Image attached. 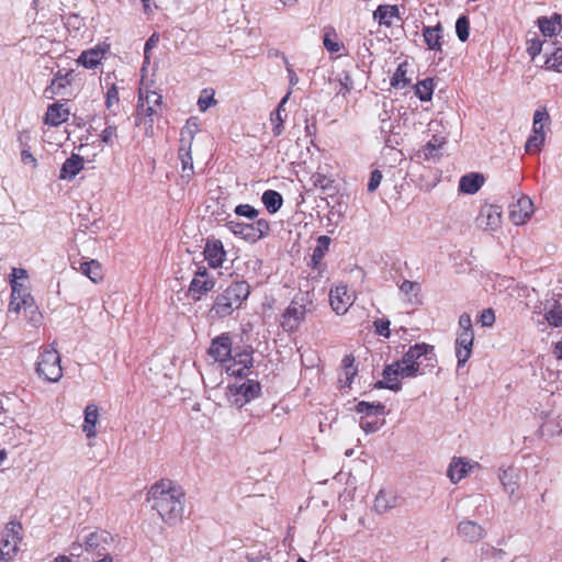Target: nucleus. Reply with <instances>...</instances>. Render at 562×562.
<instances>
[{"instance_id": "obj_51", "label": "nucleus", "mask_w": 562, "mask_h": 562, "mask_svg": "<svg viewBox=\"0 0 562 562\" xmlns=\"http://www.w3.org/2000/svg\"><path fill=\"white\" fill-rule=\"evenodd\" d=\"M405 76H406L405 65L401 64L397 67V69L395 70V72L391 79V85L396 88L404 87L407 83Z\"/></svg>"}, {"instance_id": "obj_58", "label": "nucleus", "mask_w": 562, "mask_h": 562, "mask_svg": "<svg viewBox=\"0 0 562 562\" xmlns=\"http://www.w3.org/2000/svg\"><path fill=\"white\" fill-rule=\"evenodd\" d=\"M71 71L66 72L65 75H61L60 71H58L55 75V78L52 81V87L57 86L58 88H64L71 81Z\"/></svg>"}, {"instance_id": "obj_49", "label": "nucleus", "mask_w": 562, "mask_h": 562, "mask_svg": "<svg viewBox=\"0 0 562 562\" xmlns=\"http://www.w3.org/2000/svg\"><path fill=\"white\" fill-rule=\"evenodd\" d=\"M470 23L467 16H460L456 22V32L461 42L469 38Z\"/></svg>"}, {"instance_id": "obj_40", "label": "nucleus", "mask_w": 562, "mask_h": 562, "mask_svg": "<svg viewBox=\"0 0 562 562\" xmlns=\"http://www.w3.org/2000/svg\"><path fill=\"white\" fill-rule=\"evenodd\" d=\"M342 362L344 370L339 375V384L342 389H345L350 387L352 379L357 373V369L353 367V359L349 356L345 357Z\"/></svg>"}, {"instance_id": "obj_62", "label": "nucleus", "mask_w": 562, "mask_h": 562, "mask_svg": "<svg viewBox=\"0 0 562 562\" xmlns=\"http://www.w3.org/2000/svg\"><path fill=\"white\" fill-rule=\"evenodd\" d=\"M324 46L330 53H337L339 50V44L330 34L326 33L324 36Z\"/></svg>"}, {"instance_id": "obj_26", "label": "nucleus", "mask_w": 562, "mask_h": 562, "mask_svg": "<svg viewBox=\"0 0 562 562\" xmlns=\"http://www.w3.org/2000/svg\"><path fill=\"white\" fill-rule=\"evenodd\" d=\"M99 420V409L93 403H90L85 408V420L82 431L87 438H93L97 435V424Z\"/></svg>"}, {"instance_id": "obj_38", "label": "nucleus", "mask_w": 562, "mask_h": 562, "mask_svg": "<svg viewBox=\"0 0 562 562\" xmlns=\"http://www.w3.org/2000/svg\"><path fill=\"white\" fill-rule=\"evenodd\" d=\"M290 93L291 92H288L280 101L277 110L274 112L271 113V123L273 124V127H272V132H273V135L274 136H279L282 134L283 132V122H284V116L282 115V113L285 111L284 110V105L285 103L288 102L289 100V97H290Z\"/></svg>"}, {"instance_id": "obj_18", "label": "nucleus", "mask_w": 562, "mask_h": 562, "mask_svg": "<svg viewBox=\"0 0 562 562\" xmlns=\"http://www.w3.org/2000/svg\"><path fill=\"white\" fill-rule=\"evenodd\" d=\"M209 355L217 362L225 363L232 357V340L228 334L214 338Z\"/></svg>"}, {"instance_id": "obj_23", "label": "nucleus", "mask_w": 562, "mask_h": 562, "mask_svg": "<svg viewBox=\"0 0 562 562\" xmlns=\"http://www.w3.org/2000/svg\"><path fill=\"white\" fill-rule=\"evenodd\" d=\"M457 533L468 542H476L485 537L484 528L477 522L468 519L459 522Z\"/></svg>"}, {"instance_id": "obj_33", "label": "nucleus", "mask_w": 562, "mask_h": 562, "mask_svg": "<svg viewBox=\"0 0 562 562\" xmlns=\"http://www.w3.org/2000/svg\"><path fill=\"white\" fill-rule=\"evenodd\" d=\"M109 540H111V536L105 530H95L93 532H90L85 538V549L87 551H93L98 549H105V546L109 543Z\"/></svg>"}, {"instance_id": "obj_22", "label": "nucleus", "mask_w": 562, "mask_h": 562, "mask_svg": "<svg viewBox=\"0 0 562 562\" xmlns=\"http://www.w3.org/2000/svg\"><path fill=\"white\" fill-rule=\"evenodd\" d=\"M440 126L439 121H430L428 124L429 132H436L431 138L427 142L424 147L425 159H430L438 156V150L446 143V136L441 133H438V128Z\"/></svg>"}, {"instance_id": "obj_52", "label": "nucleus", "mask_w": 562, "mask_h": 562, "mask_svg": "<svg viewBox=\"0 0 562 562\" xmlns=\"http://www.w3.org/2000/svg\"><path fill=\"white\" fill-rule=\"evenodd\" d=\"M235 214L252 220L258 215V211L249 204H239L235 207Z\"/></svg>"}, {"instance_id": "obj_63", "label": "nucleus", "mask_w": 562, "mask_h": 562, "mask_svg": "<svg viewBox=\"0 0 562 562\" xmlns=\"http://www.w3.org/2000/svg\"><path fill=\"white\" fill-rule=\"evenodd\" d=\"M283 60L285 64V69H286L288 76H289V82L291 86H295L299 82V77L294 72L292 65L288 61V59L285 57H283Z\"/></svg>"}, {"instance_id": "obj_21", "label": "nucleus", "mask_w": 562, "mask_h": 562, "mask_svg": "<svg viewBox=\"0 0 562 562\" xmlns=\"http://www.w3.org/2000/svg\"><path fill=\"white\" fill-rule=\"evenodd\" d=\"M203 254L205 260L212 268L221 267L226 258L223 244L218 239L207 240Z\"/></svg>"}, {"instance_id": "obj_1", "label": "nucleus", "mask_w": 562, "mask_h": 562, "mask_svg": "<svg viewBox=\"0 0 562 562\" xmlns=\"http://www.w3.org/2000/svg\"><path fill=\"white\" fill-rule=\"evenodd\" d=\"M434 347L423 344L411 346L403 358L384 369L383 376L385 387L392 391H400L401 383L397 378H415L423 374L420 371L424 361L434 360Z\"/></svg>"}, {"instance_id": "obj_12", "label": "nucleus", "mask_w": 562, "mask_h": 562, "mask_svg": "<svg viewBox=\"0 0 562 562\" xmlns=\"http://www.w3.org/2000/svg\"><path fill=\"white\" fill-rule=\"evenodd\" d=\"M355 299V293L349 291L345 284H337L329 292L330 306L338 315L346 314L353 304Z\"/></svg>"}, {"instance_id": "obj_57", "label": "nucleus", "mask_w": 562, "mask_h": 562, "mask_svg": "<svg viewBox=\"0 0 562 562\" xmlns=\"http://www.w3.org/2000/svg\"><path fill=\"white\" fill-rule=\"evenodd\" d=\"M374 328L378 335L387 338L390 336V321L379 318L374 321Z\"/></svg>"}, {"instance_id": "obj_54", "label": "nucleus", "mask_w": 562, "mask_h": 562, "mask_svg": "<svg viewBox=\"0 0 562 562\" xmlns=\"http://www.w3.org/2000/svg\"><path fill=\"white\" fill-rule=\"evenodd\" d=\"M144 102L146 105H151L156 108H160L162 102V97L156 91H144Z\"/></svg>"}, {"instance_id": "obj_59", "label": "nucleus", "mask_w": 562, "mask_h": 562, "mask_svg": "<svg viewBox=\"0 0 562 562\" xmlns=\"http://www.w3.org/2000/svg\"><path fill=\"white\" fill-rule=\"evenodd\" d=\"M158 43V36L156 34H153L145 43V60L144 66L142 68V71L145 70L146 65L149 64V50L153 49Z\"/></svg>"}, {"instance_id": "obj_53", "label": "nucleus", "mask_w": 562, "mask_h": 562, "mask_svg": "<svg viewBox=\"0 0 562 562\" xmlns=\"http://www.w3.org/2000/svg\"><path fill=\"white\" fill-rule=\"evenodd\" d=\"M460 333H474L470 314L463 313L459 317L458 330Z\"/></svg>"}, {"instance_id": "obj_20", "label": "nucleus", "mask_w": 562, "mask_h": 562, "mask_svg": "<svg viewBox=\"0 0 562 562\" xmlns=\"http://www.w3.org/2000/svg\"><path fill=\"white\" fill-rule=\"evenodd\" d=\"M398 501L400 497L394 491L382 488L375 496L373 508L378 514L382 515L396 508Z\"/></svg>"}, {"instance_id": "obj_45", "label": "nucleus", "mask_w": 562, "mask_h": 562, "mask_svg": "<svg viewBox=\"0 0 562 562\" xmlns=\"http://www.w3.org/2000/svg\"><path fill=\"white\" fill-rule=\"evenodd\" d=\"M215 91L211 88L203 89L198 99V108L200 112H205L209 108L216 104L214 98Z\"/></svg>"}, {"instance_id": "obj_46", "label": "nucleus", "mask_w": 562, "mask_h": 562, "mask_svg": "<svg viewBox=\"0 0 562 562\" xmlns=\"http://www.w3.org/2000/svg\"><path fill=\"white\" fill-rule=\"evenodd\" d=\"M562 47L555 48L544 61V68L547 70H553L561 72L562 69Z\"/></svg>"}, {"instance_id": "obj_13", "label": "nucleus", "mask_w": 562, "mask_h": 562, "mask_svg": "<svg viewBox=\"0 0 562 562\" xmlns=\"http://www.w3.org/2000/svg\"><path fill=\"white\" fill-rule=\"evenodd\" d=\"M252 352L244 350L236 352L225 362V371L231 376L243 378L247 375L250 368L252 367Z\"/></svg>"}, {"instance_id": "obj_56", "label": "nucleus", "mask_w": 562, "mask_h": 562, "mask_svg": "<svg viewBox=\"0 0 562 562\" xmlns=\"http://www.w3.org/2000/svg\"><path fill=\"white\" fill-rule=\"evenodd\" d=\"M100 137L103 143L112 145L116 137V126L106 125V127L101 132Z\"/></svg>"}, {"instance_id": "obj_55", "label": "nucleus", "mask_w": 562, "mask_h": 562, "mask_svg": "<svg viewBox=\"0 0 562 562\" xmlns=\"http://www.w3.org/2000/svg\"><path fill=\"white\" fill-rule=\"evenodd\" d=\"M479 323L482 327H492L495 323V313L492 308L484 310L480 317Z\"/></svg>"}, {"instance_id": "obj_7", "label": "nucleus", "mask_w": 562, "mask_h": 562, "mask_svg": "<svg viewBox=\"0 0 562 562\" xmlns=\"http://www.w3.org/2000/svg\"><path fill=\"white\" fill-rule=\"evenodd\" d=\"M22 310H30L31 313L34 315L32 316V319L34 322L41 318V315L36 311V307L34 305V299L31 295L27 285L24 282L13 281L11 284V300L9 303V312L20 313Z\"/></svg>"}, {"instance_id": "obj_32", "label": "nucleus", "mask_w": 562, "mask_h": 562, "mask_svg": "<svg viewBox=\"0 0 562 562\" xmlns=\"http://www.w3.org/2000/svg\"><path fill=\"white\" fill-rule=\"evenodd\" d=\"M395 18H398V8L396 5L381 4L373 12V19L379 25L390 27Z\"/></svg>"}, {"instance_id": "obj_42", "label": "nucleus", "mask_w": 562, "mask_h": 562, "mask_svg": "<svg viewBox=\"0 0 562 562\" xmlns=\"http://www.w3.org/2000/svg\"><path fill=\"white\" fill-rule=\"evenodd\" d=\"M546 134L531 133L525 144V151L530 155L539 154L546 143Z\"/></svg>"}, {"instance_id": "obj_43", "label": "nucleus", "mask_w": 562, "mask_h": 562, "mask_svg": "<svg viewBox=\"0 0 562 562\" xmlns=\"http://www.w3.org/2000/svg\"><path fill=\"white\" fill-rule=\"evenodd\" d=\"M330 244V238L328 236H319L317 238V243L312 254V265L313 267H317V265L322 261L325 254L328 251Z\"/></svg>"}, {"instance_id": "obj_60", "label": "nucleus", "mask_w": 562, "mask_h": 562, "mask_svg": "<svg viewBox=\"0 0 562 562\" xmlns=\"http://www.w3.org/2000/svg\"><path fill=\"white\" fill-rule=\"evenodd\" d=\"M382 178H383V176L380 170H373L371 172V176L369 179L368 191L374 192L379 188V186L382 181Z\"/></svg>"}, {"instance_id": "obj_64", "label": "nucleus", "mask_w": 562, "mask_h": 562, "mask_svg": "<svg viewBox=\"0 0 562 562\" xmlns=\"http://www.w3.org/2000/svg\"><path fill=\"white\" fill-rule=\"evenodd\" d=\"M21 159L24 165H30L32 167L36 166V158L30 153L27 149H23L21 153Z\"/></svg>"}, {"instance_id": "obj_2", "label": "nucleus", "mask_w": 562, "mask_h": 562, "mask_svg": "<svg viewBox=\"0 0 562 562\" xmlns=\"http://www.w3.org/2000/svg\"><path fill=\"white\" fill-rule=\"evenodd\" d=\"M147 499L166 524L175 526L182 520L183 493L171 481L162 480L154 484Z\"/></svg>"}, {"instance_id": "obj_24", "label": "nucleus", "mask_w": 562, "mask_h": 562, "mask_svg": "<svg viewBox=\"0 0 562 562\" xmlns=\"http://www.w3.org/2000/svg\"><path fill=\"white\" fill-rule=\"evenodd\" d=\"M83 169V158L77 154H72L63 164L59 172L61 180H72Z\"/></svg>"}, {"instance_id": "obj_50", "label": "nucleus", "mask_w": 562, "mask_h": 562, "mask_svg": "<svg viewBox=\"0 0 562 562\" xmlns=\"http://www.w3.org/2000/svg\"><path fill=\"white\" fill-rule=\"evenodd\" d=\"M227 228L235 235L247 236L250 226L248 224L232 220L226 223Z\"/></svg>"}, {"instance_id": "obj_6", "label": "nucleus", "mask_w": 562, "mask_h": 562, "mask_svg": "<svg viewBox=\"0 0 562 562\" xmlns=\"http://www.w3.org/2000/svg\"><path fill=\"white\" fill-rule=\"evenodd\" d=\"M199 126L196 119H189L187 124L181 130V138L179 146V159L181 161L182 169V179H187L188 181L193 176V159L191 155V146L194 138L195 133L198 132Z\"/></svg>"}, {"instance_id": "obj_10", "label": "nucleus", "mask_w": 562, "mask_h": 562, "mask_svg": "<svg viewBox=\"0 0 562 562\" xmlns=\"http://www.w3.org/2000/svg\"><path fill=\"white\" fill-rule=\"evenodd\" d=\"M307 299L304 295L295 296L282 314L281 325L286 331L295 330L306 314Z\"/></svg>"}, {"instance_id": "obj_39", "label": "nucleus", "mask_w": 562, "mask_h": 562, "mask_svg": "<svg viewBox=\"0 0 562 562\" xmlns=\"http://www.w3.org/2000/svg\"><path fill=\"white\" fill-rule=\"evenodd\" d=\"M261 201L266 206L267 211L271 214L277 213L283 204L282 195L274 190L265 191L261 196Z\"/></svg>"}, {"instance_id": "obj_37", "label": "nucleus", "mask_w": 562, "mask_h": 562, "mask_svg": "<svg viewBox=\"0 0 562 562\" xmlns=\"http://www.w3.org/2000/svg\"><path fill=\"white\" fill-rule=\"evenodd\" d=\"M400 292L403 300L408 304L415 305L420 303L419 292L420 285L417 282L405 280L400 285Z\"/></svg>"}, {"instance_id": "obj_19", "label": "nucleus", "mask_w": 562, "mask_h": 562, "mask_svg": "<svg viewBox=\"0 0 562 562\" xmlns=\"http://www.w3.org/2000/svg\"><path fill=\"white\" fill-rule=\"evenodd\" d=\"M474 342V333H460L457 331L454 341L456 357L458 360V367H462L467 363L472 355V348Z\"/></svg>"}, {"instance_id": "obj_30", "label": "nucleus", "mask_w": 562, "mask_h": 562, "mask_svg": "<svg viewBox=\"0 0 562 562\" xmlns=\"http://www.w3.org/2000/svg\"><path fill=\"white\" fill-rule=\"evenodd\" d=\"M424 41L428 49L440 52L442 48V27L440 24L436 26H425L423 29Z\"/></svg>"}, {"instance_id": "obj_48", "label": "nucleus", "mask_w": 562, "mask_h": 562, "mask_svg": "<svg viewBox=\"0 0 562 562\" xmlns=\"http://www.w3.org/2000/svg\"><path fill=\"white\" fill-rule=\"evenodd\" d=\"M543 41H541L537 34H533V37H529L527 40V53L533 60L538 55H540L542 50Z\"/></svg>"}, {"instance_id": "obj_44", "label": "nucleus", "mask_w": 562, "mask_h": 562, "mask_svg": "<svg viewBox=\"0 0 562 562\" xmlns=\"http://www.w3.org/2000/svg\"><path fill=\"white\" fill-rule=\"evenodd\" d=\"M434 92V80L430 78L418 81L415 86V93L422 101H429Z\"/></svg>"}, {"instance_id": "obj_16", "label": "nucleus", "mask_w": 562, "mask_h": 562, "mask_svg": "<svg viewBox=\"0 0 562 562\" xmlns=\"http://www.w3.org/2000/svg\"><path fill=\"white\" fill-rule=\"evenodd\" d=\"M159 108L146 105L144 102V90L139 89L138 103L136 109L135 124L145 127L146 135L153 134L154 116L158 114Z\"/></svg>"}, {"instance_id": "obj_14", "label": "nucleus", "mask_w": 562, "mask_h": 562, "mask_svg": "<svg viewBox=\"0 0 562 562\" xmlns=\"http://www.w3.org/2000/svg\"><path fill=\"white\" fill-rule=\"evenodd\" d=\"M477 468H480V464L476 461L463 457H453L449 463L447 475L451 483L457 484Z\"/></svg>"}, {"instance_id": "obj_35", "label": "nucleus", "mask_w": 562, "mask_h": 562, "mask_svg": "<svg viewBox=\"0 0 562 562\" xmlns=\"http://www.w3.org/2000/svg\"><path fill=\"white\" fill-rule=\"evenodd\" d=\"M550 115L544 106H539L535 110L532 117V131L535 134H546L550 127Z\"/></svg>"}, {"instance_id": "obj_36", "label": "nucleus", "mask_w": 562, "mask_h": 562, "mask_svg": "<svg viewBox=\"0 0 562 562\" xmlns=\"http://www.w3.org/2000/svg\"><path fill=\"white\" fill-rule=\"evenodd\" d=\"M498 479L505 490L506 493L513 495L518 488V474L516 470L512 467L506 469H501L498 473Z\"/></svg>"}, {"instance_id": "obj_47", "label": "nucleus", "mask_w": 562, "mask_h": 562, "mask_svg": "<svg viewBox=\"0 0 562 562\" xmlns=\"http://www.w3.org/2000/svg\"><path fill=\"white\" fill-rule=\"evenodd\" d=\"M359 425L366 434H373L384 425V419L382 417L360 419Z\"/></svg>"}, {"instance_id": "obj_8", "label": "nucleus", "mask_w": 562, "mask_h": 562, "mask_svg": "<svg viewBox=\"0 0 562 562\" xmlns=\"http://www.w3.org/2000/svg\"><path fill=\"white\" fill-rule=\"evenodd\" d=\"M22 525L19 521H10L2 531L0 547V559L3 561L12 560L20 550L22 542Z\"/></svg>"}, {"instance_id": "obj_5", "label": "nucleus", "mask_w": 562, "mask_h": 562, "mask_svg": "<svg viewBox=\"0 0 562 562\" xmlns=\"http://www.w3.org/2000/svg\"><path fill=\"white\" fill-rule=\"evenodd\" d=\"M260 383L252 379L237 380L227 385L226 400L231 406L241 408L260 395Z\"/></svg>"}, {"instance_id": "obj_28", "label": "nucleus", "mask_w": 562, "mask_h": 562, "mask_svg": "<svg viewBox=\"0 0 562 562\" xmlns=\"http://www.w3.org/2000/svg\"><path fill=\"white\" fill-rule=\"evenodd\" d=\"M537 25L543 36H553L562 29L561 15L552 14L550 18L541 16L537 19Z\"/></svg>"}, {"instance_id": "obj_61", "label": "nucleus", "mask_w": 562, "mask_h": 562, "mask_svg": "<svg viewBox=\"0 0 562 562\" xmlns=\"http://www.w3.org/2000/svg\"><path fill=\"white\" fill-rule=\"evenodd\" d=\"M10 285L13 281L22 282L29 278L27 271L23 268H13L10 274Z\"/></svg>"}, {"instance_id": "obj_3", "label": "nucleus", "mask_w": 562, "mask_h": 562, "mask_svg": "<svg viewBox=\"0 0 562 562\" xmlns=\"http://www.w3.org/2000/svg\"><path fill=\"white\" fill-rule=\"evenodd\" d=\"M250 294V286L246 281L231 283L218 293L210 311L212 318H224L238 310Z\"/></svg>"}, {"instance_id": "obj_4", "label": "nucleus", "mask_w": 562, "mask_h": 562, "mask_svg": "<svg viewBox=\"0 0 562 562\" xmlns=\"http://www.w3.org/2000/svg\"><path fill=\"white\" fill-rule=\"evenodd\" d=\"M35 371L40 378L49 383H56L63 378L60 356L55 347L47 345L41 350Z\"/></svg>"}, {"instance_id": "obj_29", "label": "nucleus", "mask_w": 562, "mask_h": 562, "mask_svg": "<svg viewBox=\"0 0 562 562\" xmlns=\"http://www.w3.org/2000/svg\"><path fill=\"white\" fill-rule=\"evenodd\" d=\"M484 177L481 173H468L462 176L459 181V190L464 194L476 193L484 184Z\"/></svg>"}, {"instance_id": "obj_11", "label": "nucleus", "mask_w": 562, "mask_h": 562, "mask_svg": "<svg viewBox=\"0 0 562 562\" xmlns=\"http://www.w3.org/2000/svg\"><path fill=\"white\" fill-rule=\"evenodd\" d=\"M216 280L205 267H198L190 282L188 294L193 301H200L203 295L211 292L215 286Z\"/></svg>"}, {"instance_id": "obj_25", "label": "nucleus", "mask_w": 562, "mask_h": 562, "mask_svg": "<svg viewBox=\"0 0 562 562\" xmlns=\"http://www.w3.org/2000/svg\"><path fill=\"white\" fill-rule=\"evenodd\" d=\"M69 116L68 109L60 103L50 104L44 116V123L49 126H58L66 122Z\"/></svg>"}, {"instance_id": "obj_15", "label": "nucleus", "mask_w": 562, "mask_h": 562, "mask_svg": "<svg viewBox=\"0 0 562 562\" xmlns=\"http://www.w3.org/2000/svg\"><path fill=\"white\" fill-rule=\"evenodd\" d=\"M533 211L531 199L520 195L509 205V218L515 225H522L531 217Z\"/></svg>"}, {"instance_id": "obj_9", "label": "nucleus", "mask_w": 562, "mask_h": 562, "mask_svg": "<svg viewBox=\"0 0 562 562\" xmlns=\"http://www.w3.org/2000/svg\"><path fill=\"white\" fill-rule=\"evenodd\" d=\"M503 223V210L499 205L485 203L481 205L475 217V225L483 232L494 234L501 229Z\"/></svg>"}, {"instance_id": "obj_27", "label": "nucleus", "mask_w": 562, "mask_h": 562, "mask_svg": "<svg viewBox=\"0 0 562 562\" xmlns=\"http://www.w3.org/2000/svg\"><path fill=\"white\" fill-rule=\"evenodd\" d=\"M76 269L81 274L89 278L93 283H100L103 280V268L98 260L91 259L81 261L79 263V267Z\"/></svg>"}, {"instance_id": "obj_17", "label": "nucleus", "mask_w": 562, "mask_h": 562, "mask_svg": "<svg viewBox=\"0 0 562 562\" xmlns=\"http://www.w3.org/2000/svg\"><path fill=\"white\" fill-rule=\"evenodd\" d=\"M533 314H543V319L552 327L562 325V306L559 301H546L535 306Z\"/></svg>"}, {"instance_id": "obj_31", "label": "nucleus", "mask_w": 562, "mask_h": 562, "mask_svg": "<svg viewBox=\"0 0 562 562\" xmlns=\"http://www.w3.org/2000/svg\"><path fill=\"white\" fill-rule=\"evenodd\" d=\"M105 49L94 47L80 54L77 63L87 69L95 68L104 58Z\"/></svg>"}, {"instance_id": "obj_34", "label": "nucleus", "mask_w": 562, "mask_h": 562, "mask_svg": "<svg viewBox=\"0 0 562 562\" xmlns=\"http://www.w3.org/2000/svg\"><path fill=\"white\" fill-rule=\"evenodd\" d=\"M355 411L360 415V419L383 417L385 406L381 403L361 401L356 405Z\"/></svg>"}, {"instance_id": "obj_41", "label": "nucleus", "mask_w": 562, "mask_h": 562, "mask_svg": "<svg viewBox=\"0 0 562 562\" xmlns=\"http://www.w3.org/2000/svg\"><path fill=\"white\" fill-rule=\"evenodd\" d=\"M105 106L108 111L113 115H116L120 111L119 88L115 83H111L106 89Z\"/></svg>"}]
</instances>
